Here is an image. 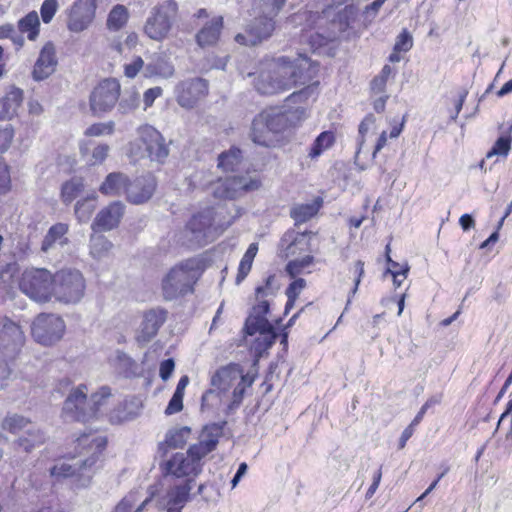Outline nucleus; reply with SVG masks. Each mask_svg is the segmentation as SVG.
Segmentation results:
<instances>
[{
	"label": "nucleus",
	"instance_id": "43",
	"mask_svg": "<svg viewBox=\"0 0 512 512\" xmlns=\"http://www.w3.org/2000/svg\"><path fill=\"white\" fill-rule=\"evenodd\" d=\"M84 189L82 178L74 177L62 185L61 196L64 203L69 204L76 199Z\"/></svg>",
	"mask_w": 512,
	"mask_h": 512
},
{
	"label": "nucleus",
	"instance_id": "55",
	"mask_svg": "<svg viewBox=\"0 0 512 512\" xmlns=\"http://www.w3.org/2000/svg\"><path fill=\"white\" fill-rule=\"evenodd\" d=\"M310 45L313 50H316L324 45H326L329 41L335 39V33L333 32H325L321 33L316 31L314 34L309 35Z\"/></svg>",
	"mask_w": 512,
	"mask_h": 512
},
{
	"label": "nucleus",
	"instance_id": "46",
	"mask_svg": "<svg viewBox=\"0 0 512 512\" xmlns=\"http://www.w3.org/2000/svg\"><path fill=\"white\" fill-rule=\"evenodd\" d=\"M286 1L287 0H255V6L262 16H268L274 20L284 7Z\"/></svg>",
	"mask_w": 512,
	"mask_h": 512
},
{
	"label": "nucleus",
	"instance_id": "18",
	"mask_svg": "<svg viewBox=\"0 0 512 512\" xmlns=\"http://www.w3.org/2000/svg\"><path fill=\"white\" fill-rule=\"evenodd\" d=\"M161 467L166 475H173L177 478L197 475L202 470V465L195 462L188 452L187 454H174L169 460L163 462Z\"/></svg>",
	"mask_w": 512,
	"mask_h": 512
},
{
	"label": "nucleus",
	"instance_id": "58",
	"mask_svg": "<svg viewBox=\"0 0 512 512\" xmlns=\"http://www.w3.org/2000/svg\"><path fill=\"white\" fill-rule=\"evenodd\" d=\"M11 188V177L8 165L0 157V195L6 194Z\"/></svg>",
	"mask_w": 512,
	"mask_h": 512
},
{
	"label": "nucleus",
	"instance_id": "62",
	"mask_svg": "<svg viewBox=\"0 0 512 512\" xmlns=\"http://www.w3.org/2000/svg\"><path fill=\"white\" fill-rule=\"evenodd\" d=\"M144 67V61L141 57H136L131 63L125 64L124 73L128 78H134Z\"/></svg>",
	"mask_w": 512,
	"mask_h": 512
},
{
	"label": "nucleus",
	"instance_id": "28",
	"mask_svg": "<svg viewBox=\"0 0 512 512\" xmlns=\"http://www.w3.org/2000/svg\"><path fill=\"white\" fill-rule=\"evenodd\" d=\"M223 28V17L217 16L207 22L196 34L197 44L204 48L215 45Z\"/></svg>",
	"mask_w": 512,
	"mask_h": 512
},
{
	"label": "nucleus",
	"instance_id": "37",
	"mask_svg": "<svg viewBox=\"0 0 512 512\" xmlns=\"http://www.w3.org/2000/svg\"><path fill=\"white\" fill-rule=\"evenodd\" d=\"M261 113L273 136L283 132L287 128L288 118L284 113L275 109L264 110Z\"/></svg>",
	"mask_w": 512,
	"mask_h": 512
},
{
	"label": "nucleus",
	"instance_id": "31",
	"mask_svg": "<svg viewBox=\"0 0 512 512\" xmlns=\"http://www.w3.org/2000/svg\"><path fill=\"white\" fill-rule=\"evenodd\" d=\"M174 74L173 64L162 56H157L149 62L144 68V75L146 77H160L168 79Z\"/></svg>",
	"mask_w": 512,
	"mask_h": 512
},
{
	"label": "nucleus",
	"instance_id": "41",
	"mask_svg": "<svg viewBox=\"0 0 512 512\" xmlns=\"http://www.w3.org/2000/svg\"><path fill=\"white\" fill-rule=\"evenodd\" d=\"M258 252V244L251 243L244 253L238 267V273L236 276V283L240 284L249 274L252 268L254 258Z\"/></svg>",
	"mask_w": 512,
	"mask_h": 512
},
{
	"label": "nucleus",
	"instance_id": "1",
	"mask_svg": "<svg viewBox=\"0 0 512 512\" xmlns=\"http://www.w3.org/2000/svg\"><path fill=\"white\" fill-rule=\"evenodd\" d=\"M318 72V64L312 62L307 56L299 54L290 59L287 56L278 57L272 68L262 71L255 80L254 86L262 95H273L284 92L300 85L303 89L293 92L288 100L300 103L309 98L315 99L319 82L309 84Z\"/></svg>",
	"mask_w": 512,
	"mask_h": 512
},
{
	"label": "nucleus",
	"instance_id": "4",
	"mask_svg": "<svg viewBox=\"0 0 512 512\" xmlns=\"http://www.w3.org/2000/svg\"><path fill=\"white\" fill-rule=\"evenodd\" d=\"M85 291V280L80 271L63 269L53 275L52 296L69 304L79 302Z\"/></svg>",
	"mask_w": 512,
	"mask_h": 512
},
{
	"label": "nucleus",
	"instance_id": "5",
	"mask_svg": "<svg viewBox=\"0 0 512 512\" xmlns=\"http://www.w3.org/2000/svg\"><path fill=\"white\" fill-rule=\"evenodd\" d=\"M178 5L174 0H166L154 7L148 16L144 32L152 40L162 41L169 34Z\"/></svg>",
	"mask_w": 512,
	"mask_h": 512
},
{
	"label": "nucleus",
	"instance_id": "2",
	"mask_svg": "<svg viewBox=\"0 0 512 512\" xmlns=\"http://www.w3.org/2000/svg\"><path fill=\"white\" fill-rule=\"evenodd\" d=\"M87 386L73 389L63 404L62 416L66 421L88 422L94 418L108 415L112 392L108 386H102L87 400Z\"/></svg>",
	"mask_w": 512,
	"mask_h": 512
},
{
	"label": "nucleus",
	"instance_id": "38",
	"mask_svg": "<svg viewBox=\"0 0 512 512\" xmlns=\"http://www.w3.org/2000/svg\"><path fill=\"white\" fill-rule=\"evenodd\" d=\"M320 208V203L315 201L313 203L298 204L291 208L290 216L294 219L295 225H299L311 219L317 214Z\"/></svg>",
	"mask_w": 512,
	"mask_h": 512
},
{
	"label": "nucleus",
	"instance_id": "63",
	"mask_svg": "<svg viewBox=\"0 0 512 512\" xmlns=\"http://www.w3.org/2000/svg\"><path fill=\"white\" fill-rule=\"evenodd\" d=\"M183 409V397L173 394L165 409L166 415H173Z\"/></svg>",
	"mask_w": 512,
	"mask_h": 512
},
{
	"label": "nucleus",
	"instance_id": "40",
	"mask_svg": "<svg viewBox=\"0 0 512 512\" xmlns=\"http://www.w3.org/2000/svg\"><path fill=\"white\" fill-rule=\"evenodd\" d=\"M257 332L259 336L256 338L253 348L257 354H262L273 346L278 338V333L274 326H270L267 329H259Z\"/></svg>",
	"mask_w": 512,
	"mask_h": 512
},
{
	"label": "nucleus",
	"instance_id": "42",
	"mask_svg": "<svg viewBox=\"0 0 512 512\" xmlns=\"http://www.w3.org/2000/svg\"><path fill=\"white\" fill-rule=\"evenodd\" d=\"M191 434V429L187 426L170 429L165 438V445L170 448L183 447Z\"/></svg>",
	"mask_w": 512,
	"mask_h": 512
},
{
	"label": "nucleus",
	"instance_id": "17",
	"mask_svg": "<svg viewBox=\"0 0 512 512\" xmlns=\"http://www.w3.org/2000/svg\"><path fill=\"white\" fill-rule=\"evenodd\" d=\"M96 0H75L71 7L68 29L72 32H81L88 28L95 16Z\"/></svg>",
	"mask_w": 512,
	"mask_h": 512
},
{
	"label": "nucleus",
	"instance_id": "59",
	"mask_svg": "<svg viewBox=\"0 0 512 512\" xmlns=\"http://www.w3.org/2000/svg\"><path fill=\"white\" fill-rule=\"evenodd\" d=\"M110 151V146L108 144H99L94 147L91 155L90 164L97 165L101 164L105 161Z\"/></svg>",
	"mask_w": 512,
	"mask_h": 512
},
{
	"label": "nucleus",
	"instance_id": "51",
	"mask_svg": "<svg viewBox=\"0 0 512 512\" xmlns=\"http://www.w3.org/2000/svg\"><path fill=\"white\" fill-rule=\"evenodd\" d=\"M117 365L125 372L127 376L135 375L137 372L136 362L122 351L116 353Z\"/></svg>",
	"mask_w": 512,
	"mask_h": 512
},
{
	"label": "nucleus",
	"instance_id": "15",
	"mask_svg": "<svg viewBox=\"0 0 512 512\" xmlns=\"http://www.w3.org/2000/svg\"><path fill=\"white\" fill-rule=\"evenodd\" d=\"M208 94V81L193 78L181 82L177 88V102L181 107L192 108Z\"/></svg>",
	"mask_w": 512,
	"mask_h": 512
},
{
	"label": "nucleus",
	"instance_id": "21",
	"mask_svg": "<svg viewBox=\"0 0 512 512\" xmlns=\"http://www.w3.org/2000/svg\"><path fill=\"white\" fill-rule=\"evenodd\" d=\"M311 231L289 230L281 238V245L284 247L286 257L296 256L302 252L310 251Z\"/></svg>",
	"mask_w": 512,
	"mask_h": 512
},
{
	"label": "nucleus",
	"instance_id": "45",
	"mask_svg": "<svg viewBox=\"0 0 512 512\" xmlns=\"http://www.w3.org/2000/svg\"><path fill=\"white\" fill-rule=\"evenodd\" d=\"M128 17L127 8L118 4L110 11L107 18V26L110 30L117 31L127 23Z\"/></svg>",
	"mask_w": 512,
	"mask_h": 512
},
{
	"label": "nucleus",
	"instance_id": "57",
	"mask_svg": "<svg viewBox=\"0 0 512 512\" xmlns=\"http://www.w3.org/2000/svg\"><path fill=\"white\" fill-rule=\"evenodd\" d=\"M14 137L12 125H0V152H5L10 147Z\"/></svg>",
	"mask_w": 512,
	"mask_h": 512
},
{
	"label": "nucleus",
	"instance_id": "3",
	"mask_svg": "<svg viewBox=\"0 0 512 512\" xmlns=\"http://www.w3.org/2000/svg\"><path fill=\"white\" fill-rule=\"evenodd\" d=\"M198 279V271L194 260H186L172 267L163 277L161 290L166 301L176 300L193 292Z\"/></svg>",
	"mask_w": 512,
	"mask_h": 512
},
{
	"label": "nucleus",
	"instance_id": "8",
	"mask_svg": "<svg viewBox=\"0 0 512 512\" xmlns=\"http://www.w3.org/2000/svg\"><path fill=\"white\" fill-rule=\"evenodd\" d=\"M260 186L261 181L256 175L229 176L218 181L213 194L217 198L234 200L248 192L258 190Z\"/></svg>",
	"mask_w": 512,
	"mask_h": 512
},
{
	"label": "nucleus",
	"instance_id": "11",
	"mask_svg": "<svg viewBox=\"0 0 512 512\" xmlns=\"http://www.w3.org/2000/svg\"><path fill=\"white\" fill-rule=\"evenodd\" d=\"M90 443L95 447L91 456L86 459L76 460L72 464L66 462L58 463L50 469L51 475L57 478L69 477L76 474L84 475L87 470H90L96 464L107 442L105 438L96 436L90 440Z\"/></svg>",
	"mask_w": 512,
	"mask_h": 512
},
{
	"label": "nucleus",
	"instance_id": "16",
	"mask_svg": "<svg viewBox=\"0 0 512 512\" xmlns=\"http://www.w3.org/2000/svg\"><path fill=\"white\" fill-rule=\"evenodd\" d=\"M125 208L123 202L114 201L101 209L91 224L93 232H107L117 228L124 216Z\"/></svg>",
	"mask_w": 512,
	"mask_h": 512
},
{
	"label": "nucleus",
	"instance_id": "64",
	"mask_svg": "<svg viewBox=\"0 0 512 512\" xmlns=\"http://www.w3.org/2000/svg\"><path fill=\"white\" fill-rule=\"evenodd\" d=\"M175 369V362L172 358L166 359L161 362L159 375L163 381H167Z\"/></svg>",
	"mask_w": 512,
	"mask_h": 512
},
{
	"label": "nucleus",
	"instance_id": "36",
	"mask_svg": "<svg viewBox=\"0 0 512 512\" xmlns=\"http://www.w3.org/2000/svg\"><path fill=\"white\" fill-rule=\"evenodd\" d=\"M112 246L113 244L101 234L94 232L90 236V255L96 260H101L107 257Z\"/></svg>",
	"mask_w": 512,
	"mask_h": 512
},
{
	"label": "nucleus",
	"instance_id": "7",
	"mask_svg": "<svg viewBox=\"0 0 512 512\" xmlns=\"http://www.w3.org/2000/svg\"><path fill=\"white\" fill-rule=\"evenodd\" d=\"M65 329V322L60 316L48 313L39 314L31 325L34 340L44 346H51L60 341Z\"/></svg>",
	"mask_w": 512,
	"mask_h": 512
},
{
	"label": "nucleus",
	"instance_id": "33",
	"mask_svg": "<svg viewBox=\"0 0 512 512\" xmlns=\"http://www.w3.org/2000/svg\"><path fill=\"white\" fill-rule=\"evenodd\" d=\"M45 434L34 425H30L17 440L18 446L25 452H30L35 447L42 445Z\"/></svg>",
	"mask_w": 512,
	"mask_h": 512
},
{
	"label": "nucleus",
	"instance_id": "61",
	"mask_svg": "<svg viewBox=\"0 0 512 512\" xmlns=\"http://www.w3.org/2000/svg\"><path fill=\"white\" fill-rule=\"evenodd\" d=\"M163 93V90L161 87L156 86L147 89L143 94V102H144V109L151 107L154 103V101L160 97Z\"/></svg>",
	"mask_w": 512,
	"mask_h": 512
},
{
	"label": "nucleus",
	"instance_id": "26",
	"mask_svg": "<svg viewBox=\"0 0 512 512\" xmlns=\"http://www.w3.org/2000/svg\"><path fill=\"white\" fill-rule=\"evenodd\" d=\"M129 184V177L122 172L109 173L99 187V192L102 195L109 197H117L122 194L126 195L127 185Z\"/></svg>",
	"mask_w": 512,
	"mask_h": 512
},
{
	"label": "nucleus",
	"instance_id": "32",
	"mask_svg": "<svg viewBox=\"0 0 512 512\" xmlns=\"http://www.w3.org/2000/svg\"><path fill=\"white\" fill-rule=\"evenodd\" d=\"M212 226L211 211H203L189 220L187 223V229L194 234L195 238L199 239L207 236V232Z\"/></svg>",
	"mask_w": 512,
	"mask_h": 512
},
{
	"label": "nucleus",
	"instance_id": "9",
	"mask_svg": "<svg viewBox=\"0 0 512 512\" xmlns=\"http://www.w3.org/2000/svg\"><path fill=\"white\" fill-rule=\"evenodd\" d=\"M121 86L117 79L101 81L91 92L89 105L94 115L111 111L120 98Z\"/></svg>",
	"mask_w": 512,
	"mask_h": 512
},
{
	"label": "nucleus",
	"instance_id": "27",
	"mask_svg": "<svg viewBox=\"0 0 512 512\" xmlns=\"http://www.w3.org/2000/svg\"><path fill=\"white\" fill-rule=\"evenodd\" d=\"M69 227L65 223H56L52 225L41 244V251L44 253H48L54 249L59 247H64L69 243L66 234L68 233Z\"/></svg>",
	"mask_w": 512,
	"mask_h": 512
},
{
	"label": "nucleus",
	"instance_id": "30",
	"mask_svg": "<svg viewBox=\"0 0 512 512\" xmlns=\"http://www.w3.org/2000/svg\"><path fill=\"white\" fill-rule=\"evenodd\" d=\"M251 139L254 143L264 147H270L274 143V136L268 129L262 113H259L252 121Z\"/></svg>",
	"mask_w": 512,
	"mask_h": 512
},
{
	"label": "nucleus",
	"instance_id": "25",
	"mask_svg": "<svg viewBox=\"0 0 512 512\" xmlns=\"http://www.w3.org/2000/svg\"><path fill=\"white\" fill-rule=\"evenodd\" d=\"M244 382L246 380L243 369L238 364H229L219 368L211 377V385L220 390L227 391L234 382Z\"/></svg>",
	"mask_w": 512,
	"mask_h": 512
},
{
	"label": "nucleus",
	"instance_id": "35",
	"mask_svg": "<svg viewBox=\"0 0 512 512\" xmlns=\"http://www.w3.org/2000/svg\"><path fill=\"white\" fill-rule=\"evenodd\" d=\"M40 20L36 11L29 12L18 21V30L22 34H27L30 41H35L39 35Z\"/></svg>",
	"mask_w": 512,
	"mask_h": 512
},
{
	"label": "nucleus",
	"instance_id": "23",
	"mask_svg": "<svg viewBox=\"0 0 512 512\" xmlns=\"http://www.w3.org/2000/svg\"><path fill=\"white\" fill-rule=\"evenodd\" d=\"M166 318L167 311L165 309L154 308L147 311L143 316L138 340L149 342L153 339L157 335L160 327L166 321Z\"/></svg>",
	"mask_w": 512,
	"mask_h": 512
},
{
	"label": "nucleus",
	"instance_id": "52",
	"mask_svg": "<svg viewBox=\"0 0 512 512\" xmlns=\"http://www.w3.org/2000/svg\"><path fill=\"white\" fill-rule=\"evenodd\" d=\"M115 123L113 121H108L105 123H95L89 126L86 131V136H102V135H111L114 132Z\"/></svg>",
	"mask_w": 512,
	"mask_h": 512
},
{
	"label": "nucleus",
	"instance_id": "56",
	"mask_svg": "<svg viewBox=\"0 0 512 512\" xmlns=\"http://www.w3.org/2000/svg\"><path fill=\"white\" fill-rule=\"evenodd\" d=\"M413 46V38L411 34L404 29L396 38V42L394 44L395 52H407Z\"/></svg>",
	"mask_w": 512,
	"mask_h": 512
},
{
	"label": "nucleus",
	"instance_id": "53",
	"mask_svg": "<svg viewBox=\"0 0 512 512\" xmlns=\"http://www.w3.org/2000/svg\"><path fill=\"white\" fill-rule=\"evenodd\" d=\"M511 149V142L508 138L500 137L492 146L491 150L487 153L486 158L489 159L492 156H506Z\"/></svg>",
	"mask_w": 512,
	"mask_h": 512
},
{
	"label": "nucleus",
	"instance_id": "34",
	"mask_svg": "<svg viewBox=\"0 0 512 512\" xmlns=\"http://www.w3.org/2000/svg\"><path fill=\"white\" fill-rule=\"evenodd\" d=\"M242 158V151L237 147H231L218 156V167L225 172H234L239 168Z\"/></svg>",
	"mask_w": 512,
	"mask_h": 512
},
{
	"label": "nucleus",
	"instance_id": "48",
	"mask_svg": "<svg viewBox=\"0 0 512 512\" xmlns=\"http://www.w3.org/2000/svg\"><path fill=\"white\" fill-rule=\"evenodd\" d=\"M313 262L314 257L312 255H305L302 258H296L287 263L286 272L290 277L294 278L303 273L304 269L309 267Z\"/></svg>",
	"mask_w": 512,
	"mask_h": 512
},
{
	"label": "nucleus",
	"instance_id": "19",
	"mask_svg": "<svg viewBox=\"0 0 512 512\" xmlns=\"http://www.w3.org/2000/svg\"><path fill=\"white\" fill-rule=\"evenodd\" d=\"M156 189L155 177L151 174H145L135 178L133 181L129 179L126 190V199L128 202L140 205L147 202Z\"/></svg>",
	"mask_w": 512,
	"mask_h": 512
},
{
	"label": "nucleus",
	"instance_id": "14",
	"mask_svg": "<svg viewBox=\"0 0 512 512\" xmlns=\"http://www.w3.org/2000/svg\"><path fill=\"white\" fill-rule=\"evenodd\" d=\"M224 425L225 422L222 424L214 423L205 426L201 434L200 441L194 445H191L187 451L189 455L195 460V462L201 464V459L216 448L219 438L223 433Z\"/></svg>",
	"mask_w": 512,
	"mask_h": 512
},
{
	"label": "nucleus",
	"instance_id": "44",
	"mask_svg": "<svg viewBox=\"0 0 512 512\" xmlns=\"http://www.w3.org/2000/svg\"><path fill=\"white\" fill-rule=\"evenodd\" d=\"M97 196L92 194L83 200H80L75 205V215L79 222L86 223L93 214L96 208Z\"/></svg>",
	"mask_w": 512,
	"mask_h": 512
},
{
	"label": "nucleus",
	"instance_id": "22",
	"mask_svg": "<svg viewBox=\"0 0 512 512\" xmlns=\"http://www.w3.org/2000/svg\"><path fill=\"white\" fill-rule=\"evenodd\" d=\"M193 479H187L179 485L170 488L163 498V505L167 512H182L183 507L190 499Z\"/></svg>",
	"mask_w": 512,
	"mask_h": 512
},
{
	"label": "nucleus",
	"instance_id": "29",
	"mask_svg": "<svg viewBox=\"0 0 512 512\" xmlns=\"http://www.w3.org/2000/svg\"><path fill=\"white\" fill-rule=\"evenodd\" d=\"M23 101V91L12 88L0 101V120L10 119L16 113Z\"/></svg>",
	"mask_w": 512,
	"mask_h": 512
},
{
	"label": "nucleus",
	"instance_id": "39",
	"mask_svg": "<svg viewBox=\"0 0 512 512\" xmlns=\"http://www.w3.org/2000/svg\"><path fill=\"white\" fill-rule=\"evenodd\" d=\"M335 142V135L332 131L321 132L312 143L308 156L311 159L318 158L324 151L332 147Z\"/></svg>",
	"mask_w": 512,
	"mask_h": 512
},
{
	"label": "nucleus",
	"instance_id": "20",
	"mask_svg": "<svg viewBox=\"0 0 512 512\" xmlns=\"http://www.w3.org/2000/svg\"><path fill=\"white\" fill-rule=\"evenodd\" d=\"M58 64L56 49L52 42H47L40 50L39 56L33 67L32 76L36 81H42L52 75Z\"/></svg>",
	"mask_w": 512,
	"mask_h": 512
},
{
	"label": "nucleus",
	"instance_id": "13",
	"mask_svg": "<svg viewBox=\"0 0 512 512\" xmlns=\"http://www.w3.org/2000/svg\"><path fill=\"white\" fill-rule=\"evenodd\" d=\"M138 135L150 160L164 163L169 155V148L162 134L154 127L144 125L139 127Z\"/></svg>",
	"mask_w": 512,
	"mask_h": 512
},
{
	"label": "nucleus",
	"instance_id": "12",
	"mask_svg": "<svg viewBox=\"0 0 512 512\" xmlns=\"http://www.w3.org/2000/svg\"><path fill=\"white\" fill-rule=\"evenodd\" d=\"M275 30V21L268 16L255 17L244 33H238L235 41L240 45L255 46L270 38Z\"/></svg>",
	"mask_w": 512,
	"mask_h": 512
},
{
	"label": "nucleus",
	"instance_id": "6",
	"mask_svg": "<svg viewBox=\"0 0 512 512\" xmlns=\"http://www.w3.org/2000/svg\"><path fill=\"white\" fill-rule=\"evenodd\" d=\"M53 275L46 269L27 270L19 282L20 290L36 302H48L52 296Z\"/></svg>",
	"mask_w": 512,
	"mask_h": 512
},
{
	"label": "nucleus",
	"instance_id": "24",
	"mask_svg": "<svg viewBox=\"0 0 512 512\" xmlns=\"http://www.w3.org/2000/svg\"><path fill=\"white\" fill-rule=\"evenodd\" d=\"M258 304L254 305L252 312L245 321L244 331L247 335H254L259 329H267L273 326L267 319V314L270 311V304L265 299H258Z\"/></svg>",
	"mask_w": 512,
	"mask_h": 512
},
{
	"label": "nucleus",
	"instance_id": "10",
	"mask_svg": "<svg viewBox=\"0 0 512 512\" xmlns=\"http://www.w3.org/2000/svg\"><path fill=\"white\" fill-rule=\"evenodd\" d=\"M25 343L22 328L6 316H0V353L13 360L21 352Z\"/></svg>",
	"mask_w": 512,
	"mask_h": 512
},
{
	"label": "nucleus",
	"instance_id": "60",
	"mask_svg": "<svg viewBox=\"0 0 512 512\" xmlns=\"http://www.w3.org/2000/svg\"><path fill=\"white\" fill-rule=\"evenodd\" d=\"M8 361H10V359L0 353V389L6 386V381L9 379L12 372Z\"/></svg>",
	"mask_w": 512,
	"mask_h": 512
},
{
	"label": "nucleus",
	"instance_id": "47",
	"mask_svg": "<svg viewBox=\"0 0 512 512\" xmlns=\"http://www.w3.org/2000/svg\"><path fill=\"white\" fill-rule=\"evenodd\" d=\"M140 103V95L134 90H126L119 100L118 112L121 114H128L134 111Z\"/></svg>",
	"mask_w": 512,
	"mask_h": 512
},
{
	"label": "nucleus",
	"instance_id": "50",
	"mask_svg": "<svg viewBox=\"0 0 512 512\" xmlns=\"http://www.w3.org/2000/svg\"><path fill=\"white\" fill-rule=\"evenodd\" d=\"M32 425L26 418L20 415H12L7 417L3 422V428L11 433H18L23 429H27Z\"/></svg>",
	"mask_w": 512,
	"mask_h": 512
},
{
	"label": "nucleus",
	"instance_id": "49",
	"mask_svg": "<svg viewBox=\"0 0 512 512\" xmlns=\"http://www.w3.org/2000/svg\"><path fill=\"white\" fill-rule=\"evenodd\" d=\"M376 121L375 116L372 113H369L365 116V118L361 121L358 128V138H357V151L356 158H358L359 154L362 152L365 135L367 132L374 126Z\"/></svg>",
	"mask_w": 512,
	"mask_h": 512
},
{
	"label": "nucleus",
	"instance_id": "54",
	"mask_svg": "<svg viewBox=\"0 0 512 512\" xmlns=\"http://www.w3.org/2000/svg\"><path fill=\"white\" fill-rule=\"evenodd\" d=\"M58 10L57 0H44L40 7L42 21L46 24L50 23Z\"/></svg>",
	"mask_w": 512,
	"mask_h": 512
}]
</instances>
